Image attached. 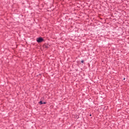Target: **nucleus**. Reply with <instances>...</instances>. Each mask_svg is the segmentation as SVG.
Returning a JSON list of instances; mask_svg holds the SVG:
<instances>
[{"label":"nucleus","instance_id":"nucleus-1","mask_svg":"<svg viewBox=\"0 0 129 129\" xmlns=\"http://www.w3.org/2000/svg\"><path fill=\"white\" fill-rule=\"evenodd\" d=\"M36 41L37 42H38V43H41V42H43V41H44V39H43V38L41 37H39L37 38Z\"/></svg>","mask_w":129,"mask_h":129},{"label":"nucleus","instance_id":"nucleus-2","mask_svg":"<svg viewBox=\"0 0 129 129\" xmlns=\"http://www.w3.org/2000/svg\"><path fill=\"white\" fill-rule=\"evenodd\" d=\"M40 104H43V102L42 101L39 102Z\"/></svg>","mask_w":129,"mask_h":129},{"label":"nucleus","instance_id":"nucleus-3","mask_svg":"<svg viewBox=\"0 0 129 129\" xmlns=\"http://www.w3.org/2000/svg\"><path fill=\"white\" fill-rule=\"evenodd\" d=\"M42 104H46V102H43Z\"/></svg>","mask_w":129,"mask_h":129},{"label":"nucleus","instance_id":"nucleus-4","mask_svg":"<svg viewBox=\"0 0 129 129\" xmlns=\"http://www.w3.org/2000/svg\"><path fill=\"white\" fill-rule=\"evenodd\" d=\"M83 62H84V61H83V60H82V61H81V62H82V63H83Z\"/></svg>","mask_w":129,"mask_h":129},{"label":"nucleus","instance_id":"nucleus-5","mask_svg":"<svg viewBox=\"0 0 129 129\" xmlns=\"http://www.w3.org/2000/svg\"><path fill=\"white\" fill-rule=\"evenodd\" d=\"M124 79H125L124 78V79H123V80H124Z\"/></svg>","mask_w":129,"mask_h":129}]
</instances>
